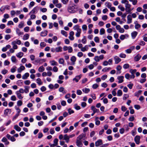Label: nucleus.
I'll list each match as a JSON object with an SVG mask.
<instances>
[{"mask_svg": "<svg viewBox=\"0 0 147 147\" xmlns=\"http://www.w3.org/2000/svg\"><path fill=\"white\" fill-rule=\"evenodd\" d=\"M15 109L17 111V113H18L19 114L21 112L20 109L19 108L17 107L16 106L15 107Z\"/></svg>", "mask_w": 147, "mask_h": 147, "instance_id": "49", "label": "nucleus"}, {"mask_svg": "<svg viewBox=\"0 0 147 147\" xmlns=\"http://www.w3.org/2000/svg\"><path fill=\"white\" fill-rule=\"evenodd\" d=\"M141 57V56L139 54L137 55L134 58V60L136 61H138L139 60Z\"/></svg>", "mask_w": 147, "mask_h": 147, "instance_id": "13", "label": "nucleus"}, {"mask_svg": "<svg viewBox=\"0 0 147 147\" xmlns=\"http://www.w3.org/2000/svg\"><path fill=\"white\" fill-rule=\"evenodd\" d=\"M134 108L137 110H139L140 109V106L138 105H134Z\"/></svg>", "mask_w": 147, "mask_h": 147, "instance_id": "56", "label": "nucleus"}, {"mask_svg": "<svg viewBox=\"0 0 147 147\" xmlns=\"http://www.w3.org/2000/svg\"><path fill=\"white\" fill-rule=\"evenodd\" d=\"M16 94H17V96L18 97L19 99H22L23 97L22 96V94H20V93L18 92L17 91L16 92Z\"/></svg>", "mask_w": 147, "mask_h": 147, "instance_id": "25", "label": "nucleus"}, {"mask_svg": "<svg viewBox=\"0 0 147 147\" xmlns=\"http://www.w3.org/2000/svg\"><path fill=\"white\" fill-rule=\"evenodd\" d=\"M80 26H79L78 25H75L74 27H73V29L75 30H76V31L78 29H80V28H79Z\"/></svg>", "mask_w": 147, "mask_h": 147, "instance_id": "41", "label": "nucleus"}, {"mask_svg": "<svg viewBox=\"0 0 147 147\" xmlns=\"http://www.w3.org/2000/svg\"><path fill=\"white\" fill-rule=\"evenodd\" d=\"M36 81H37V83L39 85H41L42 84V82L41 81V80L40 78H38L37 79Z\"/></svg>", "mask_w": 147, "mask_h": 147, "instance_id": "33", "label": "nucleus"}, {"mask_svg": "<svg viewBox=\"0 0 147 147\" xmlns=\"http://www.w3.org/2000/svg\"><path fill=\"white\" fill-rule=\"evenodd\" d=\"M136 71L137 70L136 69H131L130 70L129 72L131 73V74H134Z\"/></svg>", "mask_w": 147, "mask_h": 147, "instance_id": "51", "label": "nucleus"}, {"mask_svg": "<svg viewBox=\"0 0 147 147\" xmlns=\"http://www.w3.org/2000/svg\"><path fill=\"white\" fill-rule=\"evenodd\" d=\"M125 10L128 13H130L131 11L132 10V9H131L130 7L131 6V5L128 3H126L125 4Z\"/></svg>", "mask_w": 147, "mask_h": 147, "instance_id": "1", "label": "nucleus"}, {"mask_svg": "<svg viewBox=\"0 0 147 147\" xmlns=\"http://www.w3.org/2000/svg\"><path fill=\"white\" fill-rule=\"evenodd\" d=\"M39 8L38 7H34L33 9L31 11V12L29 13V14H30V13H32L34 14L35 13V12H37Z\"/></svg>", "mask_w": 147, "mask_h": 147, "instance_id": "12", "label": "nucleus"}, {"mask_svg": "<svg viewBox=\"0 0 147 147\" xmlns=\"http://www.w3.org/2000/svg\"><path fill=\"white\" fill-rule=\"evenodd\" d=\"M23 53L22 52H20L16 55V56L18 57L21 58L23 56Z\"/></svg>", "mask_w": 147, "mask_h": 147, "instance_id": "27", "label": "nucleus"}, {"mask_svg": "<svg viewBox=\"0 0 147 147\" xmlns=\"http://www.w3.org/2000/svg\"><path fill=\"white\" fill-rule=\"evenodd\" d=\"M86 136V134L85 133H82L77 137L76 140H78L79 141L81 140L83 138H85Z\"/></svg>", "mask_w": 147, "mask_h": 147, "instance_id": "4", "label": "nucleus"}, {"mask_svg": "<svg viewBox=\"0 0 147 147\" xmlns=\"http://www.w3.org/2000/svg\"><path fill=\"white\" fill-rule=\"evenodd\" d=\"M61 33L62 34L65 36V37H67V32L65 31L64 30H61Z\"/></svg>", "mask_w": 147, "mask_h": 147, "instance_id": "36", "label": "nucleus"}, {"mask_svg": "<svg viewBox=\"0 0 147 147\" xmlns=\"http://www.w3.org/2000/svg\"><path fill=\"white\" fill-rule=\"evenodd\" d=\"M134 119V117L133 115H131L129 118V121H133Z\"/></svg>", "mask_w": 147, "mask_h": 147, "instance_id": "44", "label": "nucleus"}, {"mask_svg": "<svg viewBox=\"0 0 147 147\" xmlns=\"http://www.w3.org/2000/svg\"><path fill=\"white\" fill-rule=\"evenodd\" d=\"M18 85L21 86L23 84V81L22 80H19L17 81Z\"/></svg>", "mask_w": 147, "mask_h": 147, "instance_id": "48", "label": "nucleus"}, {"mask_svg": "<svg viewBox=\"0 0 147 147\" xmlns=\"http://www.w3.org/2000/svg\"><path fill=\"white\" fill-rule=\"evenodd\" d=\"M81 77L82 75H81L76 76L75 78L73 79V80L75 81L76 82H78L79 80L81 78Z\"/></svg>", "mask_w": 147, "mask_h": 147, "instance_id": "9", "label": "nucleus"}, {"mask_svg": "<svg viewBox=\"0 0 147 147\" xmlns=\"http://www.w3.org/2000/svg\"><path fill=\"white\" fill-rule=\"evenodd\" d=\"M118 8L120 9V10L122 11H124L125 10L124 7H122V5H118Z\"/></svg>", "mask_w": 147, "mask_h": 147, "instance_id": "34", "label": "nucleus"}, {"mask_svg": "<svg viewBox=\"0 0 147 147\" xmlns=\"http://www.w3.org/2000/svg\"><path fill=\"white\" fill-rule=\"evenodd\" d=\"M95 146L96 147L102 144V140L101 139H99L95 142Z\"/></svg>", "mask_w": 147, "mask_h": 147, "instance_id": "7", "label": "nucleus"}, {"mask_svg": "<svg viewBox=\"0 0 147 147\" xmlns=\"http://www.w3.org/2000/svg\"><path fill=\"white\" fill-rule=\"evenodd\" d=\"M98 119V117H96L95 119V124L97 125H98L100 124V122L99 120H96V119Z\"/></svg>", "mask_w": 147, "mask_h": 147, "instance_id": "47", "label": "nucleus"}, {"mask_svg": "<svg viewBox=\"0 0 147 147\" xmlns=\"http://www.w3.org/2000/svg\"><path fill=\"white\" fill-rule=\"evenodd\" d=\"M35 3L33 1L31 2L30 3L29 5V7L30 8L31 7L33 6L34 5Z\"/></svg>", "mask_w": 147, "mask_h": 147, "instance_id": "60", "label": "nucleus"}, {"mask_svg": "<svg viewBox=\"0 0 147 147\" xmlns=\"http://www.w3.org/2000/svg\"><path fill=\"white\" fill-rule=\"evenodd\" d=\"M22 102L21 100H19L17 102V105L18 106H20L22 105Z\"/></svg>", "mask_w": 147, "mask_h": 147, "instance_id": "50", "label": "nucleus"}, {"mask_svg": "<svg viewBox=\"0 0 147 147\" xmlns=\"http://www.w3.org/2000/svg\"><path fill=\"white\" fill-rule=\"evenodd\" d=\"M122 68L121 67L120 65H118L116 67L117 70L119 71V74H120L121 73V70Z\"/></svg>", "mask_w": 147, "mask_h": 147, "instance_id": "28", "label": "nucleus"}, {"mask_svg": "<svg viewBox=\"0 0 147 147\" xmlns=\"http://www.w3.org/2000/svg\"><path fill=\"white\" fill-rule=\"evenodd\" d=\"M140 139V136H139L137 135L134 138V140L136 144H139Z\"/></svg>", "mask_w": 147, "mask_h": 147, "instance_id": "3", "label": "nucleus"}, {"mask_svg": "<svg viewBox=\"0 0 147 147\" xmlns=\"http://www.w3.org/2000/svg\"><path fill=\"white\" fill-rule=\"evenodd\" d=\"M11 59L13 62H16V59L15 56H12L11 58Z\"/></svg>", "mask_w": 147, "mask_h": 147, "instance_id": "53", "label": "nucleus"}, {"mask_svg": "<svg viewBox=\"0 0 147 147\" xmlns=\"http://www.w3.org/2000/svg\"><path fill=\"white\" fill-rule=\"evenodd\" d=\"M142 92L141 90H139L137 92H136L134 94L135 96L138 97Z\"/></svg>", "mask_w": 147, "mask_h": 147, "instance_id": "31", "label": "nucleus"}, {"mask_svg": "<svg viewBox=\"0 0 147 147\" xmlns=\"http://www.w3.org/2000/svg\"><path fill=\"white\" fill-rule=\"evenodd\" d=\"M123 67L124 69H127L129 67V65L128 63H125L123 65Z\"/></svg>", "mask_w": 147, "mask_h": 147, "instance_id": "43", "label": "nucleus"}, {"mask_svg": "<svg viewBox=\"0 0 147 147\" xmlns=\"http://www.w3.org/2000/svg\"><path fill=\"white\" fill-rule=\"evenodd\" d=\"M43 136V135L42 133L39 132L38 134V138L39 139L42 138Z\"/></svg>", "mask_w": 147, "mask_h": 147, "instance_id": "63", "label": "nucleus"}, {"mask_svg": "<svg viewBox=\"0 0 147 147\" xmlns=\"http://www.w3.org/2000/svg\"><path fill=\"white\" fill-rule=\"evenodd\" d=\"M74 108L76 110H79L80 109V106L78 105L77 104H75L74 105Z\"/></svg>", "mask_w": 147, "mask_h": 147, "instance_id": "40", "label": "nucleus"}, {"mask_svg": "<svg viewBox=\"0 0 147 147\" xmlns=\"http://www.w3.org/2000/svg\"><path fill=\"white\" fill-rule=\"evenodd\" d=\"M132 18L131 16L130 15H129L127 16V23L128 24H129L132 22Z\"/></svg>", "mask_w": 147, "mask_h": 147, "instance_id": "11", "label": "nucleus"}, {"mask_svg": "<svg viewBox=\"0 0 147 147\" xmlns=\"http://www.w3.org/2000/svg\"><path fill=\"white\" fill-rule=\"evenodd\" d=\"M58 140L57 138H55V139L53 141V142L54 143V144H54L55 145L57 146L58 144Z\"/></svg>", "mask_w": 147, "mask_h": 147, "instance_id": "55", "label": "nucleus"}, {"mask_svg": "<svg viewBox=\"0 0 147 147\" xmlns=\"http://www.w3.org/2000/svg\"><path fill=\"white\" fill-rule=\"evenodd\" d=\"M63 139L65 140L69 139V137L67 134H65L64 136Z\"/></svg>", "mask_w": 147, "mask_h": 147, "instance_id": "61", "label": "nucleus"}, {"mask_svg": "<svg viewBox=\"0 0 147 147\" xmlns=\"http://www.w3.org/2000/svg\"><path fill=\"white\" fill-rule=\"evenodd\" d=\"M98 86V85L96 84H95L92 85V87L93 89H96Z\"/></svg>", "mask_w": 147, "mask_h": 147, "instance_id": "58", "label": "nucleus"}, {"mask_svg": "<svg viewBox=\"0 0 147 147\" xmlns=\"http://www.w3.org/2000/svg\"><path fill=\"white\" fill-rule=\"evenodd\" d=\"M19 115V114H18V113H17L13 117V118L12 119V120L13 121H14V120L16 119L18 117Z\"/></svg>", "mask_w": 147, "mask_h": 147, "instance_id": "62", "label": "nucleus"}, {"mask_svg": "<svg viewBox=\"0 0 147 147\" xmlns=\"http://www.w3.org/2000/svg\"><path fill=\"white\" fill-rule=\"evenodd\" d=\"M64 62V61L63 58H60L59 61V63L60 64H63Z\"/></svg>", "mask_w": 147, "mask_h": 147, "instance_id": "39", "label": "nucleus"}, {"mask_svg": "<svg viewBox=\"0 0 147 147\" xmlns=\"http://www.w3.org/2000/svg\"><path fill=\"white\" fill-rule=\"evenodd\" d=\"M16 99V97L15 95L12 96L11 97V100L12 101H15Z\"/></svg>", "mask_w": 147, "mask_h": 147, "instance_id": "59", "label": "nucleus"}, {"mask_svg": "<svg viewBox=\"0 0 147 147\" xmlns=\"http://www.w3.org/2000/svg\"><path fill=\"white\" fill-rule=\"evenodd\" d=\"M29 74L28 73H26L24 74L22 76V79H27L28 77H29Z\"/></svg>", "mask_w": 147, "mask_h": 147, "instance_id": "19", "label": "nucleus"}, {"mask_svg": "<svg viewBox=\"0 0 147 147\" xmlns=\"http://www.w3.org/2000/svg\"><path fill=\"white\" fill-rule=\"evenodd\" d=\"M48 31L46 30H45L44 31H42L40 34L41 36H45L47 34Z\"/></svg>", "mask_w": 147, "mask_h": 147, "instance_id": "10", "label": "nucleus"}, {"mask_svg": "<svg viewBox=\"0 0 147 147\" xmlns=\"http://www.w3.org/2000/svg\"><path fill=\"white\" fill-rule=\"evenodd\" d=\"M46 61V59H38L35 60V62L41 64L43 62H45Z\"/></svg>", "mask_w": 147, "mask_h": 147, "instance_id": "5", "label": "nucleus"}, {"mask_svg": "<svg viewBox=\"0 0 147 147\" xmlns=\"http://www.w3.org/2000/svg\"><path fill=\"white\" fill-rule=\"evenodd\" d=\"M11 38V36L9 34L6 35L5 37V39L6 40H8Z\"/></svg>", "mask_w": 147, "mask_h": 147, "instance_id": "46", "label": "nucleus"}, {"mask_svg": "<svg viewBox=\"0 0 147 147\" xmlns=\"http://www.w3.org/2000/svg\"><path fill=\"white\" fill-rule=\"evenodd\" d=\"M105 33V30L103 28H102L100 29V35H102Z\"/></svg>", "mask_w": 147, "mask_h": 147, "instance_id": "35", "label": "nucleus"}, {"mask_svg": "<svg viewBox=\"0 0 147 147\" xmlns=\"http://www.w3.org/2000/svg\"><path fill=\"white\" fill-rule=\"evenodd\" d=\"M14 128L16 131H20L21 130V128L18 125H15L14 126Z\"/></svg>", "mask_w": 147, "mask_h": 147, "instance_id": "24", "label": "nucleus"}, {"mask_svg": "<svg viewBox=\"0 0 147 147\" xmlns=\"http://www.w3.org/2000/svg\"><path fill=\"white\" fill-rule=\"evenodd\" d=\"M68 113L69 115H71V114L74 113V110H72L71 108H69L68 109Z\"/></svg>", "mask_w": 147, "mask_h": 147, "instance_id": "38", "label": "nucleus"}, {"mask_svg": "<svg viewBox=\"0 0 147 147\" xmlns=\"http://www.w3.org/2000/svg\"><path fill=\"white\" fill-rule=\"evenodd\" d=\"M24 23L23 22H21L18 25V27L20 28H22L24 26Z\"/></svg>", "mask_w": 147, "mask_h": 147, "instance_id": "54", "label": "nucleus"}, {"mask_svg": "<svg viewBox=\"0 0 147 147\" xmlns=\"http://www.w3.org/2000/svg\"><path fill=\"white\" fill-rule=\"evenodd\" d=\"M11 112V109H7L5 110L4 114L7 115L8 114H10Z\"/></svg>", "mask_w": 147, "mask_h": 147, "instance_id": "16", "label": "nucleus"}, {"mask_svg": "<svg viewBox=\"0 0 147 147\" xmlns=\"http://www.w3.org/2000/svg\"><path fill=\"white\" fill-rule=\"evenodd\" d=\"M25 89L24 90V92L26 93H27L29 92V87L25 86H24Z\"/></svg>", "mask_w": 147, "mask_h": 147, "instance_id": "29", "label": "nucleus"}, {"mask_svg": "<svg viewBox=\"0 0 147 147\" xmlns=\"http://www.w3.org/2000/svg\"><path fill=\"white\" fill-rule=\"evenodd\" d=\"M141 27V25L139 24L138 23H137L136 24L135 27L136 29H138V28H140Z\"/></svg>", "mask_w": 147, "mask_h": 147, "instance_id": "64", "label": "nucleus"}, {"mask_svg": "<svg viewBox=\"0 0 147 147\" xmlns=\"http://www.w3.org/2000/svg\"><path fill=\"white\" fill-rule=\"evenodd\" d=\"M94 40L96 42L98 43L99 41V38L98 36L95 37L94 38Z\"/></svg>", "mask_w": 147, "mask_h": 147, "instance_id": "52", "label": "nucleus"}, {"mask_svg": "<svg viewBox=\"0 0 147 147\" xmlns=\"http://www.w3.org/2000/svg\"><path fill=\"white\" fill-rule=\"evenodd\" d=\"M25 69V67L24 66L22 65L18 69V73H20L22 71L24 70Z\"/></svg>", "mask_w": 147, "mask_h": 147, "instance_id": "15", "label": "nucleus"}, {"mask_svg": "<svg viewBox=\"0 0 147 147\" xmlns=\"http://www.w3.org/2000/svg\"><path fill=\"white\" fill-rule=\"evenodd\" d=\"M85 93H87L89 92L90 91V89L89 88H85L82 90Z\"/></svg>", "mask_w": 147, "mask_h": 147, "instance_id": "32", "label": "nucleus"}, {"mask_svg": "<svg viewBox=\"0 0 147 147\" xmlns=\"http://www.w3.org/2000/svg\"><path fill=\"white\" fill-rule=\"evenodd\" d=\"M86 36H84L82 40V42L83 44H85L86 42Z\"/></svg>", "mask_w": 147, "mask_h": 147, "instance_id": "57", "label": "nucleus"}, {"mask_svg": "<svg viewBox=\"0 0 147 147\" xmlns=\"http://www.w3.org/2000/svg\"><path fill=\"white\" fill-rule=\"evenodd\" d=\"M119 56L121 58H125L126 57V55L125 54L121 53L119 55Z\"/></svg>", "mask_w": 147, "mask_h": 147, "instance_id": "45", "label": "nucleus"}, {"mask_svg": "<svg viewBox=\"0 0 147 147\" xmlns=\"http://www.w3.org/2000/svg\"><path fill=\"white\" fill-rule=\"evenodd\" d=\"M76 58L75 56H72L71 58V61L73 63V64L74 65L75 62L76 60Z\"/></svg>", "mask_w": 147, "mask_h": 147, "instance_id": "22", "label": "nucleus"}, {"mask_svg": "<svg viewBox=\"0 0 147 147\" xmlns=\"http://www.w3.org/2000/svg\"><path fill=\"white\" fill-rule=\"evenodd\" d=\"M76 144L78 146L80 147H82L83 145L81 140H76Z\"/></svg>", "mask_w": 147, "mask_h": 147, "instance_id": "17", "label": "nucleus"}, {"mask_svg": "<svg viewBox=\"0 0 147 147\" xmlns=\"http://www.w3.org/2000/svg\"><path fill=\"white\" fill-rule=\"evenodd\" d=\"M55 52H61L62 51V47L59 46L57 47H56L55 48Z\"/></svg>", "mask_w": 147, "mask_h": 147, "instance_id": "20", "label": "nucleus"}, {"mask_svg": "<svg viewBox=\"0 0 147 147\" xmlns=\"http://www.w3.org/2000/svg\"><path fill=\"white\" fill-rule=\"evenodd\" d=\"M114 59L115 61V63L116 64L118 63L121 61V59L117 56L114 57Z\"/></svg>", "mask_w": 147, "mask_h": 147, "instance_id": "6", "label": "nucleus"}, {"mask_svg": "<svg viewBox=\"0 0 147 147\" xmlns=\"http://www.w3.org/2000/svg\"><path fill=\"white\" fill-rule=\"evenodd\" d=\"M122 92L120 90H118L117 92V95L118 96H120L122 95Z\"/></svg>", "mask_w": 147, "mask_h": 147, "instance_id": "37", "label": "nucleus"}, {"mask_svg": "<svg viewBox=\"0 0 147 147\" xmlns=\"http://www.w3.org/2000/svg\"><path fill=\"white\" fill-rule=\"evenodd\" d=\"M29 37V35L28 34H26L24 35L23 39L24 40H27L28 39Z\"/></svg>", "mask_w": 147, "mask_h": 147, "instance_id": "26", "label": "nucleus"}, {"mask_svg": "<svg viewBox=\"0 0 147 147\" xmlns=\"http://www.w3.org/2000/svg\"><path fill=\"white\" fill-rule=\"evenodd\" d=\"M68 11L71 13H73L75 12V8L74 6H70L68 8Z\"/></svg>", "mask_w": 147, "mask_h": 147, "instance_id": "2", "label": "nucleus"}, {"mask_svg": "<svg viewBox=\"0 0 147 147\" xmlns=\"http://www.w3.org/2000/svg\"><path fill=\"white\" fill-rule=\"evenodd\" d=\"M124 78V77L123 76H118L117 77V79L119 80L118 83H122L123 82V79Z\"/></svg>", "mask_w": 147, "mask_h": 147, "instance_id": "8", "label": "nucleus"}, {"mask_svg": "<svg viewBox=\"0 0 147 147\" xmlns=\"http://www.w3.org/2000/svg\"><path fill=\"white\" fill-rule=\"evenodd\" d=\"M10 6L8 5H6L5 6L2 7L0 9V10L1 11L4 10L5 9H7V10L9 9Z\"/></svg>", "mask_w": 147, "mask_h": 147, "instance_id": "18", "label": "nucleus"}, {"mask_svg": "<svg viewBox=\"0 0 147 147\" xmlns=\"http://www.w3.org/2000/svg\"><path fill=\"white\" fill-rule=\"evenodd\" d=\"M17 67L16 66H13V68H11V71L12 73H14L16 71V69Z\"/></svg>", "mask_w": 147, "mask_h": 147, "instance_id": "42", "label": "nucleus"}, {"mask_svg": "<svg viewBox=\"0 0 147 147\" xmlns=\"http://www.w3.org/2000/svg\"><path fill=\"white\" fill-rule=\"evenodd\" d=\"M45 70V68L42 65L40 66L38 69V71L40 72H42Z\"/></svg>", "mask_w": 147, "mask_h": 147, "instance_id": "30", "label": "nucleus"}, {"mask_svg": "<svg viewBox=\"0 0 147 147\" xmlns=\"http://www.w3.org/2000/svg\"><path fill=\"white\" fill-rule=\"evenodd\" d=\"M50 63H51V65L52 66L58 65L57 63L54 60L50 61Z\"/></svg>", "mask_w": 147, "mask_h": 147, "instance_id": "21", "label": "nucleus"}, {"mask_svg": "<svg viewBox=\"0 0 147 147\" xmlns=\"http://www.w3.org/2000/svg\"><path fill=\"white\" fill-rule=\"evenodd\" d=\"M16 32L19 36L21 35H22L23 34V33L22 32H20V29L18 28H17L16 29Z\"/></svg>", "mask_w": 147, "mask_h": 147, "instance_id": "23", "label": "nucleus"}, {"mask_svg": "<svg viewBox=\"0 0 147 147\" xmlns=\"http://www.w3.org/2000/svg\"><path fill=\"white\" fill-rule=\"evenodd\" d=\"M138 34V32L136 31H134L131 33V36L132 39H134Z\"/></svg>", "mask_w": 147, "mask_h": 147, "instance_id": "14", "label": "nucleus"}]
</instances>
